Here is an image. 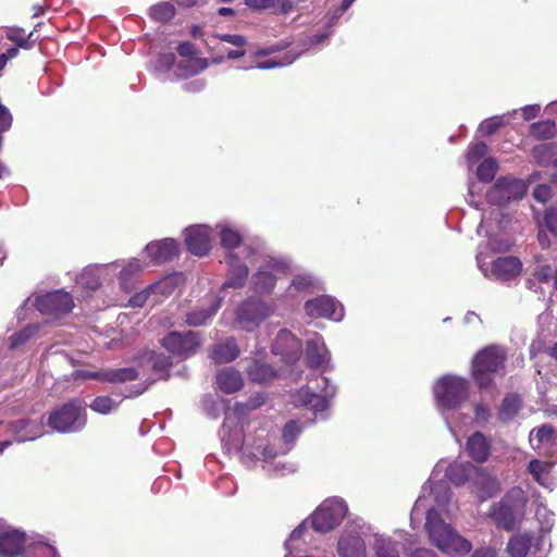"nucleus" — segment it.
Returning a JSON list of instances; mask_svg holds the SVG:
<instances>
[{
	"label": "nucleus",
	"mask_w": 557,
	"mask_h": 557,
	"mask_svg": "<svg viewBox=\"0 0 557 557\" xmlns=\"http://www.w3.org/2000/svg\"><path fill=\"white\" fill-rule=\"evenodd\" d=\"M406 557H436L435 553L429 548L409 546L406 549Z\"/></svg>",
	"instance_id": "nucleus-55"
},
{
	"label": "nucleus",
	"mask_w": 557,
	"mask_h": 557,
	"mask_svg": "<svg viewBox=\"0 0 557 557\" xmlns=\"http://www.w3.org/2000/svg\"><path fill=\"white\" fill-rule=\"evenodd\" d=\"M554 467V462L532 459L528 465V472L542 486H546L547 476Z\"/></svg>",
	"instance_id": "nucleus-28"
},
{
	"label": "nucleus",
	"mask_w": 557,
	"mask_h": 557,
	"mask_svg": "<svg viewBox=\"0 0 557 557\" xmlns=\"http://www.w3.org/2000/svg\"><path fill=\"white\" fill-rule=\"evenodd\" d=\"M12 122V114L10 113L8 108L0 102V132L8 131L11 127Z\"/></svg>",
	"instance_id": "nucleus-53"
},
{
	"label": "nucleus",
	"mask_w": 557,
	"mask_h": 557,
	"mask_svg": "<svg viewBox=\"0 0 557 557\" xmlns=\"http://www.w3.org/2000/svg\"><path fill=\"white\" fill-rule=\"evenodd\" d=\"M239 356V348L235 338L230 337L224 343L214 345L211 351V358L216 363H227Z\"/></svg>",
	"instance_id": "nucleus-23"
},
{
	"label": "nucleus",
	"mask_w": 557,
	"mask_h": 557,
	"mask_svg": "<svg viewBox=\"0 0 557 557\" xmlns=\"http://www.w3.org/2000/svg\"><path fill=\"white\" fill-rule=\"evenodd\" d=\"M173 362L171 357L165 356L163 354H153L151 357V368L153 372L160 373V379L169 380L170 379V369Z\"/></svg>",
	"instance_id": "nucleus-38"
},
{
	"label": "nucleus",
	"mask_w": 557,
	"mask_h": 557,
	"mask_svg": "<svg viewBox=\"0 0 557 557\" xmlns=\"http://www.w3.org/2000/svg\"><path fill=\"white\" fill-rule=\"evenodd\" d=\"M531 154L539 165H548L554 158V147L552 144H541L533 147Z\"/></svg>",
	"instance_id": "nucleus-39"
},
{
	"label": "nucleus",
	"mask_w": 557,
	"mask_h": 557,
	"mask_svg": "<svg viewBox=\"0 0 557 557\" xmlns=\"http://www.w3.org/2000/svg\"><path fill=\"white\" fill-rule=\"evenodd\" d=\"M146 251L151 262L162 264L178 257L180 244L173 238L154 240L146 246Z\"/></svg>",
	"instance_id": "nucleus-14"
},
{
	"label": "nucleus",
	"mask_w": 557,
	"mask_h": 557,
	"mask_svg": "<svg viewBox=\"0 0 557 557\" xmlns=\"http://www.w3.org/2000/svg\"><path fill=\"white\" fill-rule=\"evenodd\" d=\"M521 400L517 395H507L500 405L497 418L500 422L510 421L520 410Z\"/></svg>",
	"instance_id": "nucleus-29"
},
{
	"label": "nucleus",
	"mask_w": 557,
	"mask_h": 557,
	"mask_svg": "<svg viewBox=\"0 0 557 557\" xmlns=\"http://www.w3.org/2000/svg\"><path fill=\"white\" fill-rule=\"evenodd\" d=\"M557 432L550 424H543L537 429H533L530 433V442H535L534 449L541 448L543 445H553L556 443Z\"/></svg>",
	"instance_id": "nucleus-25"
},
{
	"label": "nucleus",
	"mask_w": 557,
	"mask_h": 557,
	"mask_svg": "<svg viewBox=\"0 0 557 557\" xmlns=\"http://www.w3.org/2000/svg\"><path fill=\"white\" fill-rule=\"evenodd\" d=\"M506 352L497 345H490L479 350L472 359L471 375L480 389L494 384L493 375L505 368Z\"/></svg>",
	"instance_id": "nucleus-2"
},
{
	"label": "nucleus",
	"mask_w": 557,
	"mask_h": 557,
	"mask_svg": "<svg viewBox=\"0 0 557 557\" xmlns=\"http://www.w3.org/2000/svg\"><path fill=\"white\" fill-rule=\"evenodd\" d=\"M530 135L539 140H547L555 137L557 127L554 120H545L530 125Z\"/></svg>",
	"instance_id": "nucleus-31"
},
{
	"label": "nucleus",
	"mask_w": 557,
	"mask_h": 557,
	"mask_svg": "<svg viewBox=\"0 0 557 557\" xmlns=\"http://www.w3.org/2000/svg\"><path fill=\"white\" fill-rule=\"evenodd\" d=\"M491 249L494 252H505L511 249L512 243L509 239H496L493 238L490 240Z\"/></svg>",
	"instance_id": "nucleus-56"
},
{
	"label": "nucleus",
	"mask_w": 557,
	"mask_h": 557,
	"mask_svg": "<svg viewBox=\"0 0 557 557\" xmlns=\"http://www.w3.org/2000/svg\"><path fill=\"white\" fill-rule=\"evenodd\" d=\"M425 529L430 541L446 554H468L472 548L471 543L447 524L435 509L428 511Z\"/></svg>",
	"instance_id": "nucleus-1"
},
{
	"label": "nucleus",
	"mask_w": 557,
	"mask_h": 557,
	"mask_svg": "<svg viewBox=\"0 0 557 557\" xmlns=\"http://www.w3.org/2000/svg\"><path fill=\"white\" fill-rule=\"evenodd\" d=\"M220 307V302H215L209 308L198 309L191 312H188L185 318V322L190 326H200L207 324L209 320L212 319L213 315L218 312Z\"/></svg>",
	"instance_id": "nucleus-30"
},
{
	"label": "nucleus",
	"mask_w": 557,
	"mask_h": 557,
	"mask_svg": "<svg viewBox=\"0 0 557 557\" xmlns=\"http://www.w3.org/2000/svg\"><path fill=\"white\" fill-rule=\"evenodd\" d=\"M498 163L494 158L484 159L476 169V177L482 183H491L497 173Z\"/></svg>",
	"instance_id": "nucleus-36"
},
{
	"label": "nucleus",
	"mask_w": 557,
	"mask_h": 557,
	"mask_svg": "<svg viewBox=\"0 0 557 557\" xmlns=\"http://www.w3.org/2000/svg\"><path fill=\"white\" fill-rule=\"evenodd\" d=\"M550 194H552L550 187L548 185H546V184L537 185L533 189V197L539 202H542V203H545V202H547L549 200Z\"/></svg>",
	"instance_id": "nucleus-52"
},
{
	"label": "nucleus",
	"mask_w": 557,
	"mask_h": 557,
	"mask_svg": "<svg viewBox=\"0 0 557 557\" xmlns=\"http://www.w3.org/2000/svg\"><path fill=\"white\" fill-rule=\"evenodd\" d=\"M185 244L188 251L203 257L211 249L210 230L206 226H189L184 231Z\"/></svg>",
	"instance_id": "nucleus-13"
},
{
	"label": "nucleus",
	"mask_w": 557,
	"mask_h": 557,
	"mask_svg": "<svg viewBox=\"0 0 557 557\" xmlns=\"http://www.w3.org/2000/svg\"><path fill=\"white\" fill-rule=\"evenodd\" d=\"M539 113L537 107L528 106L523 109V116L527 121L534 119Z\"/></svg>",
	"instance_id": "nucleus-63"
},
{
	"label": "nucleus",
	"mask_w": 557,
	"mask_h": 557,
	"mask_svg": "<svg viewBox=\"0 0 557 557\" xmlns=\"http://www.w3.org/2000/svg\"><path fill=\"white\" fill-rule=\"evenodd\" d=\"M255 289L259 293H271L276 285V277L269 271L259 270L253 276Z\"/></svg>",
	"instance_id": "nucleus-35"
},
{
	"label": "nucleus",
	"mask_w": 557,
	"mask_h": 557,
	"mask_svg": "<svg viewBox=\"0 0 557 557\" xmlns=\"http://www.w3.org/2000/svg\"><path fill=\"white\" fill-rule=\"evenodd\" d=\"M457 471H461V468L460 467L450 468V481L459 485L467 481V476L465 474H462L460 478H458Z\"/></svg>",
	"instance_id": "nucleus-62"
},
{
	"label": "nucleus",
	"mask_w": 557,
	"mask_h": 557,
	"mask_svg": "<svg viewBox=\"0 0 557 557\" xmlns=\"http://www.w3.org/2000/svg\"><path fill=\"white\" fill-rule=\"evenodd\" d=\"M525 195L524 184L515 177L502 176L486 193L490 205L505 207L511 201L520 200Z\"/></svg>",
	"instance_id": "nucleus-7"
},
{
	"label": "nucleus",
	"mask_w": 557,
	"mask_h": 557,
	"mask_svg": "<svg viewBox=\"0 0 557 557\" xmlns=\"http://www.w3.org/2000/svg\"><path fill=\"white\" fill-rule=\"evenodd\" d=\"M181 57H193L195 54V46L190 41H183L176 48Z\"/></svg>",
	"instance_id": "nucleus-59"
},
{
	"label": "nucleus",
	"mask_w": 557,
	"mask_h": 557,
	"mask_svg": "<svg viewBox=\"0 0 557 557\" xmlns=\"http://www.w3.org/2000/svg\"><path fill=\"white\" fill-rule=\"evenodd\" d=\"M487 153V145L485 143H475L468 149L467 159L470 163H475Z\"/></svg>",
	"instance_id": "nucleus-48"
},
{
	"label": "nucleus",
	"mask_w": 557,
	"mask_h": 557,
	"mask_svg": "<svg viewBox=\"0 0 557 557\" xmlns=\"http://www.w3.org/2000/svg\"><path fill=\"white\" fill-rule=\"evenodd\" d=\"M149 290L144 289L139 293H136L129 298V306L133 308H141L148 300Z\"/></svg>",
	"instance_id": "nucleus-54"
},
{
	"label": "nucleus",
	"mask_w": 557,
	"mask_h": 557,
	"mask_svg": "<svg viewBox=\"0 0 557 557\" xmlns=\"http://www.w3.org/2000/svg\"><path fill=\"white\" fill-rule=\"evenodd\" d=\"M320 389L323 395H319L312 393L309 399L306 401L310 408L315 412H322L327 407L326 397L331 396L333 393L329 391V379L323 375L315 376L313 380H310L308 384V389Z\"/></svg>",
	"instance_id": "nucleus-19"
},
{
	"label": "nucleus",
	"mask_w": 557,
	"mask_h": 557,
	"mask_svg": "<svg viewBox=\"0 0 557 557\" xmlns=\"http://www.w3.org/2000/svg\"><path fill=\"white\" fill-rule=\"evenodd\" d=\"M226 263L228 264V273L223 287H243L249 274L247 265L234 252H228Z\"/></svg>",
	"instance_id": "nucleus-18"
},
{
	"label": "nucleus",
	"mask_w": 557,
	"mask_h": 557,
	"mask_svg": "<svg viewBox=\"0 0 557 557\" xmlns=\"http://www.w3.org/2000/svg\"><path fill=\"white\" fill-rule=\"evenodd\" d=\"M339 557H367L366 543L358 533H345L338 541Z\"/></svg>",
	"instance_id": "nucleus-20"
},
{
	"label": "nucleus",
	"mask_w": 557,
	"mask_h": 557,
	"mask_svg": "<svg viewBox=\"0 0 557 557\" xmlns=\"http://www.w3.org/2000/svg\"><path fill=\"white\" fill-rule=\"evenodd\" d=\"M522 271V262L513 256L496 258L491 268L492 275L499 281L507 282L519 276Z\"/></svg>",
	"instance_id": "nucleus-15"
},
{
	"label": "nucleus",
	"mask_w": 557,
	"mask_h": 557,
	"mask_svg": "<svg viewBox=\"0 0 557 557\" xmlns=\"http://www.w3.org/2000/svg\"><path fill=\"white\" fill-rule=\"evenodd\" d=\"M304 308L311 318H327L338 321L344 315L343 306L333 297L325 295L307 300Z\"/></svg>",
	"instance_id": "nucleus-11"
},
{
	"label": "nucleus",
	"mask_w": 557,
	"mask_h": 557,
	"mask_svg": "<svg viewBox=\"0 0 557 557\" xmlns=\"http://www.w3.org/2000/svg\"><path fill=\"white\" fill-rule=\"evenodd\" d=\"M532 536L529 534H517L507 544V553L510 557H527L532 547Z\"/></svg>",
	"instance_id": "nucleus-26"
},
{
	"label": "nucleus",
	"mask_w": 557,
	"mask_h": 557,
	"mask_svg": "<svg viewBox=\"0 0 557 557\" xmlns=\"http://www.w3.org/2000/svg\"><path fill=\"white\" fill-rule=\"evenodd\" d=\"M35 307L42 314L51 319H58L72 311L74 301L70 293L54 290L38 296L35 300Z\"/></svg>",
	"instance_id": "nucleus-9"
},
{
	"label": "nucleus",
	"mask_w": 557,
	"mask_h": 557,
	"mask_svg": "<svg viewBox=\"0 0 557 557\" xmlns=\"http://www.w3.org/2000/svg\"><path fill=\"white\" fill-rule=\"evenodd\" d=\"M482 493L480 494V500L484 502L490 497H493L499 492V484L495 478L485 476L482 482Z\"/></svg>",
	"instance_id": "nucleus-44"
},
{
	"label": "nucleus",
	"mask_w": 557,
	"mask_h": 557,
	"mask_svg": "<svg viewBox=\"0 0 557 557\" xmlns=\"http://www.w3.org/2000/svg\"><path fill=\"white\" fill-rule=\"evenodd\" d=\"M249 379L257 383H264L274 376L273 370L270 366L253 361L247 369Z\"/></svg>",
	"instance_id": "nucleus-33"
},
{
	"label": "nucleus",
	"mask_w": 557,
	"mask_h": 557,
	"mask_svg": "<svg viewBox=\"0 0 557 557\" xmlns=\"http://www.w3.org/2000/svg\"><path fill=\"white\" fill-rule=\"evenodd\" d=\"M346 511L344 502L334 498L325 499L311 515V527L319 533H329L339 525Z\"/></svg>",
	"instance_id": "nucleus-6"
},
{
	"label": "nucleus",
	"mask_w": 557,
	"mask_h": 557,
	"mask_svg": "<svg viewBox=\"0 0 557 557\" xmlns=\"http://www.w3.org/2000/svg\"><path fill=\"white\" fill-rule=\"evenodd\" d=\"M149 15L153 21L166 23L175 16V8L172 3L162 1L150 8Z\"/></svg>",
	"instance_id": "nucleus-32"
},
{
	"label": "nucleus",
	"mask_w": 557,
	"mask_h": 557,
	"mask_svg": "<svg viewBox=\"0 0 557 557\" xmlns=\"http://www.w3.org/2000/svg\"><path fill=\"white\" fill-rule=\"evenodd\" d=\"M26 535L16 529H8L0 532V556L18 557L23 552Z\"/></svg>",
	"instance_id": "nucleus-17"
},
{
	"label": "nucleus",
	"mask_w": 557,
	"mask_h": 557,
	"mask_svg": "<svg viewBox=\"0 0 557 557\" xmlns=\"http://www.w3.org/2000/svg\"><path fill=\"white\" fill-rule=\"evenodd\" d=\"M138 371L133 367L103 370V382L125 383L137 380Z\"/></svg>",
	"instance_id": "nucleus-27"
},
{
	"label": "nucleus",
	"mask_w": 557,
	"mask_h": 557,
	"mask_svg": "<svg viewBox=\"0 0 557 557\" xmlns=\"http://www.w3.org/2000/svg\"><path fill=\"white\" fill-rule=\"evenodd\" d=\"M469 385L467 380L445 375L437 381L434 395L440 407L446 410H455L467 399Z\"/></svg>",
	"instance_id": "nucleus-5"
},
{
	"label": "nucleus",
	"mask_w": 557,
	"mask_h": 557,
	"mask_svg": "<svg viewBox=\"0 0 557 557\" xmlns=\"http://www.w3.org/2000/svg\"><path fill=\"white\" fill-rule=\"evenodd\" d=\"M505 124L504 119L500 116H493L484 120L480 125V131L486 135L491 136L496 133L500 127Z\"/></svg>",
	"instance_id": "nucleus-45"
},
{
	"label": "nucleus",
	"mask_w": 557,
	"mask_h": 557,
	"mask_svg": "<svg viewBox=\"0 0 557 557\" xmlns=\"http://www.w3.org/2000/svg\"><path fill=\"white\" fill-rule=\"evenodd\" d=\"M29 552L34 557H59L57 548L45 542L32 544Z\"/></svg>",
	"instance_id": "nucleus-43"
},
{
	"label": "nucleus",
	"mask_w": 557,
	"mask_h": 557,
	"mask_svg": "<svg viewBox=\"0 0 557 557\" xmlns=\"http://www.w3.org/2000/svg\"><path fill=\"white\" fill-rule=\"evenodd\" d=\"M537 240L542 249H547L550 246L549 238L544 231H540L537 234Z\"/></svg>",
	"instance_id": "nucleus-64"
},
{
	"label": "nucleus",
	"mask_w": 557,
	"mask_h": 557,
	"mask_svg": "<svg viewBox=\"0 0 557 557\" xmlns=\"http://www.w3.org/2000/svg\"><path fill=\"white\" fill-rule=\"evenodd\" d=\"M467 450L474 461L483 463L491 455V443L483 433L474 432L467 441Z\"/></svg>",
	"instance_id": "nucleus-22"
},
{
	"label": "nucleus",
	"mask_w": 557,
	"mask_h": 557,
	"mask_svg": "<svg viewBox=\"0 0 557 557\" xmlns=\"http://www.w3.org/2000/svg\"><path fill=\"white\" fill-rule=\"evenodd\" d=\"M40 25L37 24L35 26V29L30 32L27 36H25V32L21 27H9L7 30V39L14 42L16 47L24 49V50H30L34 48L37 38H34L35 30Z\"/></svg>",
	"instance_id": "nucleus-24"
},
{
	"label": "nucleus",
	"mask_w": 557,
	"mask_h": 557,
	"mask_svg": "<svg viewBox=\"0 0 557 557\" xmlns=\"http://www.w3.org/2000/svg\"><path fill=\"white\" fill-rule=\"evenodd\" d=\"M221 245L230 252H234V249L239 247L243 242L242 235L232 228H224L221 231Z\"/></svg>",
	"instance_id": "nucleus-40"
},
{
	"label": "nucleus",
	"mask_w": 557,
	"mask_h": 557,
	"mask_svg": "<svg viewBox=\"0 0 557 557\" xmlns=\"http://www.w3.org/2000/svg\"><path fill=\"white\" fill-rule=\"evenodd\" d=\"M312 285L310 277L307 276H295L292 281L290 286L296 290L301 292L308 289Z\"/></svg>",
	"instance_id": "nucleus-57"
},
{
	"label": "nucleus",
	"mask_w": 557,
	"mask_h": 557,
	"mask_svg": "<svg viewBox=\"0 0 557 557\" xmlns=\"http://www.w3.org/2000/svg\"><path fill=\"white\" fill-rule=\"evenodd\" d=\"M215 37L238 48H242L247 42L245 36L239 34H218Z\"/></svg>",
	"instance_id": "nucleus-51"
},
{
	"label": "nucleus",
	"mask_w": 557,
	"mask_h": 557,
	"mask_svg": "<svg viewBox=\"0 0 557 557\" xmlns=\"http://www.w3.org/2000/svg\"><path fill=\"white\" fill-rule=\"evenodd\" d=\"M216 385L223 393L234 394L243 388L244 381L238 370L227 367L216 373Z\"/></svg>",
	"instance_id": "nucleus-21"
},
{
	"label": "nucleus",
	"mask_w": 557,
	"mask_h": 557,
	"mask_svg": "<svg viewBox=\"0 0 557 557\" xmlns=\"http://www.w3.org/2000/svg\"><path fill=\"white\" fill-rule=\"evenodd\" d=\"M38 325H27L23 330L15 332L10 338V347L16 348L25 344L37 331Z\"/></svg>",
	"instance_id": "nucleus-42"
},
{
	"label": "nucleus",
	"mask_w": 557,
	"mask_h": 557,
	"mask_svg": "<svg viewBox=\"0 0 557 557\" xmlns=\"http://www.w3.org/2000/svg\"><path fill=\"white\" fill-rule=\"evenodd\" d=\"M305 360L307 367L313 370L323 368L329 363L330 352L320 334L314 333L312 337L306 341Z\"/></svg>",
	"instance_id": "nucleus-12"
},
{
	"label": "nucleus",
	"mask_w": 557,
	"mask_h": 557,
	"mask_svg": "<svg viewBox=\"0 0 557 557\" xmlns=\"http://www.w3.org/2000/svg\"><path fill=\"white\" fill-rule=\"evenodd\" d=\"M271 307L264 301L257 298H249L238 307L236 311V322L242 329L251 331L265 318L271 315Z\"/></svg>",
	"instance_id": "nucleus-10"
},
{
	"label": "nucleus",
	"mask_w": 557,
	"mask_h": 557,
	"mask_svg": "<svg viewBox=\"0 0 557 557\" xmlns=\"http://www.w3.org/2000/svg\"><path fill=\"white\" fill-rule=\"evenodd\" d=\"M77 377H82L85 380H96L99 382H103V370L100 371H77Z\"/></svg>",
	"instance_id": "nucleus-60"
},
{
	"label": "nucleus",
	"mask_w": 557,
	"mask_h": 557,
	"mask_svg": "<svg viewBox=\"0 0 557 557\" xmlns=\"http://www.w3.org/2000/svg\"><path fill=\"white\" fill-rule=\"evenodd\" d=\"M86 423V408L79 398H73L54 408L47 419V424L59 433L78 432L85 428Z\"/></svg>",
	"instance_id": "nucleus-3"
},
{
	"label": "nucleus",
	"mask_w": 557,
	"mask_h": 557,
	"mask_svg": "<svg viewBox=\"0 0 557 557\" xmlns=\"http://www.w3.org/2000/svg\"><path fill=\"white\" fill-rule=\"evenodd\" d=\"M90 409L101 414L110 413L115 407V401L109 396H97L89 405Z\"/></svg>",
	"instance_id": "nucleus-41"
},
{
	"label": "nucleus",
	"mask_w": 557,
	"mask_h": 557,
	"mask_svg": "<svg viewBox=\"0 0 557 557\" xmlns=\"http://www.w3.org/2000/svg\"><path fill=\"white\" fill-rule=\"evenodd\" d=\"M275 0H245V4L253 11L274 10L276 11Z\"/></svg>",
	"instance_id": "nucleus-49"
},
{
	"label": "nucleus",
	"mask_w": 557,
	"mask_h": 557,
	"mask_svg": "<svg viewBox=\"0 0 557 557\" xmlns=\"http://www.w3.org/2000/svg\"><path fill=\"white\" fill-rule=\"evenodd\" d=\"M10 431L17 442L34 441L44 433V421L23 418L10 423Z\"/></svg>",
	"instance_id": "nucleus-16"
},
{
	"label": "nucleus",
	"mask_w": 557,
	"mask_h": 557,
	"mask_svg": "<svg viewBox=\"0 0 557 557\" xmlns=\"http://www.w3.org/2000/svg\"><path fill=\"white\" fill-rule=\"evenodd\" d=\"M161 345L171 355L186 359L196 354L200 346V337L194 331L185 333L173 331L162 338Z\"/></svg>",
	"instance_id": "nucleus-8"
},
{
	"label": "nucleus",
	"mask_w": 557,
	"mask_h": 557,
	"mask_svg": "<svg viewBox=\"0 0 557 557\" xmlns=\"http://www.w3.org/2000/svg\"><path fill=\"white\" fill-rule=\"evenodd\" d=\"M265 403V397L262 394H256L253 397L249 398V400L245 404L237 403L235 405V411L238 413H243L245 411L256 410L260 406Z\"/></svg>",
	"instance_id": "nucleus-46"
},
{
	"label": "nucleus",
	"mask_w": 557,
	"mask_h": 557,
	"mask_svg": "<svg viewBox=\"0 0 557 557\" xmlns=\"http://www.w3.org/2000/svg\"><path fill=\"white\" fill-rule=\"evenodd\" d=\"M300 432L301 429L298 422L290 420L283 428L282 438L285 443H294Z\"/></svg>",
	"instance_id": "nucleus-47"
},
{
	"label": "nucleus",
	"mask_w": 557,
	"mask_h": 557,
	"mask_svg": "<svg viewBox=\"0 0 557 557\" xmlns=\"http://www.w3.org/2000/svg\"><path fill=\"white\" fill-rule=\"evenodd\" d=\"M374 550L376 557H400L398 544L391 539H376Z\"/></svg>",
	"instance_id": "nucleus-37"
},
{
	"label": "nucleus",
	"mask_w": 557,
	"mask_h": 557,
	"mask_svg": "<svg viewBox=\"0 0 557 557\" xmlns=\"http://www.w3.org/2000/svg\"><path fill=\"white\" fill-rule=\"evenodd\" d=\"M534 276L542 283L549 282L552 278V267L548 264L539 267L534 272Z\"/></svg>",
	"instance_id": "nucleus-58"
},
{
	"label": "nucleus",
	"mask_w": 557,
	"mask_h": 557,
	"mask_svg": "<svg viewBox=\"0 0 557 557\" xmlns=\"http://www.w3.org/2000/svg\"><path fill=\"white\" fill-rule=\"evenodd\" d=\"M141 271V264L138 261L128 262L120 272L119 278L121 286L125 290L133 288L135 277Z\"/></svg>",
	"instance_id": "nucleus-34"
},
{
	"label": "nucleus",
	"mask_w": 557,
	"mask_h": 557,
	"mask_svg": "<svg viewBox=\"0 0 557 557\" xmlns=\"http://www.w3.org/2000/svg\"><path fill=\"white\" fill-rule=\"evenodd\" d=\"M497 552L492 547L476 549L471 557H496Z\"/></svg>",
	"instance_id": "nucleus-61"
},
{
	"label": "nucleus",
	"mask_w": 557,
	"mask_h": 557,
	"mask_svg": "<svg viewBox=\"0 0 557 557\" xmlns=\"http://www.w3.org/2000/svg\"><path fill=\"white\" fill-rule=\"evenodd\" d=\"M544 222L548 231L557 236V209L552 207L545 211Z\"/></svg>",
	"instance_id": "nucleus-50"
},
{
	"label": "nucleus",
	"mask_w": 557,
	"mask_h": 557,
	"mask_svg": "<svg viewBox=\"0 0 557 557\" xmlns=\"http://www.w3.org/2000/svg\"><path fill=\"white\" fill-rule=\"evenodd\" d=\"M527 502L524 491L519 486L512 487L499 503L490 507L488 516L497 528L512 531L517 524V510Z\"/></svg>",
	"instance_id": "nucleus-4"
}]
</instances>
